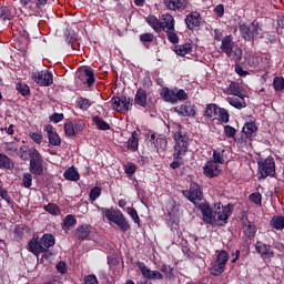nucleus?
<instances>
[{"mask_svg":"<svg viewBox=\"0 0 284 284\" xmlns=\"http://www.w3.org/2000/svg\"><path fill=\"white\" fill-rule=\"evenodd\" d=\"M173 139L175 141L173 162L170 164L172 170H179L180 165H183V156L187 154L190 148V135L183 132V126L180 124L175 125L173 131Z\"/></svg>","mask_w":284,"mask_h":284,"instance_id":"f257e3e1","label":"nucleus"},{"mask_svg":"<svg viewBox=\"0 0 284 284\" xmlns=\"http://www.w3.org/2000/svg\"><path fill=\"white\" fill-rule=\"evenodd\" d=\"M215 211L212 212L209 205H203L201 207L203 214V221L205 223H214V221H227L230 219V214H232V209L230 205L222 206L221 204L214 205Z\"/></svg>","mask_w":284,"mask_h":284,"instance_id":"f03ea898","label":"nucleus"},{"mask_svg":"<svg viewBox=\"0 0 284 284\" xmlns=\"http://www.w3.org/2000/svg\"><path fill=\"white\" fill-rule=\"evenodd\" d=\"M220 50L233 61H241V59H243V50L235 43L232 34L222 38Z\"/></svg>","mask_w":284,"mask_h":284,"instance_id":"7ed1b4c3","label":"nucleus"},{"mask_svg":"<svg viewBox=\"0 0 284 284\" xmlns=\"http://www.w3.org/2000/svg\"><path fill=\"white\" fill-rule=\"evenodd\" d=\"M55 243L54 235L52 234H44L40 241L37 239H32L28 244L29 252H32L36 256L42 254V252H48L50 247H52Z\"/></svg>","mask_w":284,"mask_h":284,"instance_id":"20e7f679","label":"nucleus"},{"mask_svg":"<svg viewBox=\"0 0 284 284\" xmlns=\"http://www.w3.org/2000/svg\"><path fill=\"white\" fill-rule=\"evenodd\" d=\"M105 219H108L111 223H114L122 230V232H129L130 230V222L125 219L123 213L119 210H110V209H103Z\"/></svg>","mask_w":284,"mask_h":284,"instance_id":"39448f33","label":"nucleus"},{"mask_svg":"<svg viewBox=\"0 0 284 284\" xmlns=\"http://www.w3.org/2000/svg\"><path fill=\"white\" fill-rule=\"evenodd\" d=\"M161 97L166 101V103H179V101H187V93L182 89H169L163 88L161 91Z\"/></svg>","mask_w":284,"mask_h":284,"instance_id":"423d86ee","label":"nucleus"},{"mask_svg":"<svg viewBox=\"0 0 284 284\" xmlns=\"http://www.w3.org/2000/svg\"><path fill=\"white\" fill-rule=\"evenodd\" d=\"M257 165L258 179H267V176H274V174H276V162H274L272 158H266L265 160L260 161Z\"/></svg>","mask_w":284,"mask_h":284,"instance_id":"0eeeda50","label":"nucleus"},{"mask_svg":"<svg viewBox=\"0 0 284 284\" xmlns=\"http://www.w3.org/2000/svg\"><path fill=\"white\" fill-rule=\"evenodd\" d=\"M227 261H230V255L225 251L220 252L217 254L216 261L211 264V274L213 276H221V274L225 272Z\"/></svg>","mask_w":284,"mask_h":284,"instance_id":"6e6552de","label":"nucleus"},{"mask_svg":"<svg viewBox=\"0 0 284 284\" xmlns=\"http://www.w3.org/2000/svg\"><path fill=\"white\" fill-rule=\"evenodd\" d=\"M239 29L241 37L245 41H252V39L261 37V27H258V22L256 21H253L250 27L246 23H242Z\"/></svg>","mask_w":284,"mask_h":284,"instance_id":"1a4fd4ad","label":"nucleus"},{"mask_svg":"<svg viewBox=\"0 0 284 284\" xmlns=\"http://www.w3.org/2000/svg\"><path fill=\"white\" fill-rule=\"evenodd\" d=\"M31 79L41 88H49V85L54 83L52 72H49L48 70L32 72Z\"/></svg>","mask_w":284,"mask_h":284,"instance_id":"9d476101","label":"nucleus"},{"mask_svg":"<svg viewBox=\"0 0 284 284\" xmlns=\"http://www.w3.org/2000/svg\"><path fill=\"white\" fill-rule=\"evenodd\" d=\"M132 99L128 97H114L111 100L112 109L115 110V112H122L125 114V112H130L132 110Z\"/></svg>","mask_w":284,"mask_h":284,"instance_id":"9b49d317","label":"nucleus"},{"mask_svg":"<svg viewBox=\"0 0 284 284\" xmlns=\"http://www.w3.org/2000/svg\"><path fill=\"white\" fill-rule=\"evenodd\" d=\"M21 6H28L32 14H41V11L48 4V0H20Z\"/></svg>","mask_w":284,"mask_h":284,"instance_id":"f8f14e48","label":"nucleus"},{"mask_svg":"<svg viewBox=\"0 0 284 284\" xmlns=\"http://www.w3.org/2000/svg\"><path fill=\"white\" fill-rule=\"evenodd\" d=\"M183 194L191 201V203L203 201V191H201V186L196 183H191L190 190L184 191Z\"/></svg>","mask_w":284,"mask_h":284,"instance_id":"ddd939ff","label":"nucleus"},{"mask_svg":"<svg viewBox=\"0 0 284 284\" xmlns=\"http://www.w3.org/2000/svg\"><path fill=\"white\" fill-rule=\"evenodd\" d=\"M221 165L216 164V162L210 160L203 166V174L207 176V179H214L221 174Z\"/></svg>","mask_w":284,"mask_h":284,"instance_id":"4468645a","label":"nucleus"},{"mask_svg":"<svg viewBox=\"0 0 284 284\" xmlns=\"http://www.w3.org/2000/svg\"><path fill=\"white\" fill-rule=\"evenodd\" d=\"M255 250L257 254H261L262 258L264 261H267L270 258H274V250H272V245L265 244L263 242H256Z\"/></svg>","mask_w":284,"mask_h":284,"instance_id":"2eb2a0df","label":"nucleus"},{"mask_svg":"<svg viewBox=\"0 0 284 284\" xmlns=\"http://www.w3.org/2000/svg\"><path fill=\"white\" fill-rule=\"evenodd\" d=\"M166 10L179 12L187 8V0H163Z\"/></svg>","mask_w":284,"mask_h":284,"instance_id":"dca6fc26","label":"nucleus"},{"mask_svg":"<svg viewBox=\"0 0 284 284\" xmlns=\"http://www.w3.org/2000/svg\"><path fill=\"white\" fill-rule=\"evenodd\" d=\"M44 132H47V136L51 145L53 146L61 145V136H59L58 132L54 131V128L51 124H47L44 126Z\"/></svg>","mask_w":284,"mask_h":284,"instance_id":"f3484780","label":"nucleus"},{"mask_svg":"<svg viewBox=\"0 0 284 284\" xmlns=\"http://www.w3.org/2000/svg\"><path fill=\"white\" fill-rule=\"evenodd\" d=\"M160 26L163 32H168V30H174V26H175L174 17H172V14L170 13H164L160 16Z\"/></svg>","mask_w":284,"mask_h":284,"instance_id":"a211bd4d","label":"nucleus"},{"mask_svg":"<svg viewBox=\"0 0 284 284\" xmlns=\"http://www.w3.org/2000/svg\"><path fill=\"white\" fill-rule=\"evenodd\" d=\"M174 111L178 112L180 116H194V114H196L194 105H192L190 102L175 106Z\"/></svg>","mask_w":284,"mask_h":284,"instance_id":"6ab92c4d","label":"nucleus"},{"mask_svg":"<svg viewBox=\"0 0 284 284\" xmlns=\"http://www.w3.org/2000/svg\"><path fill=\"white\" fill-rule=\"evenodd\" d=\"M185 23L189 30H194V28H199L201 26V14L196 11L189 13L185 18Z\"/></svg>","mask_w":284,"mask_h":284,"instance_id":"aec40b11","label":"nucleus"},{"mask_svg":"<svg viewBox=\"0 0 284 284\" xmlns=\"http://www.w3.org/2000/svg\"><path fill=\"white\" fill-rule=\"evenodd\" d=\"M227 103L232 105V108H235L236 110H243L244 108H247V103L245 102V95H233L226 98Z\"/></svg>","mask_w":284,"mask_h":284,"instance_id":"412c9836","label":"nucleus"},{"mask_svg":"<svg viewBox=\"0 0 284 284\" xmlns=\"http://www.w3.org/2000/svg\"><path fill=\"white\" fill-rule=\"evenodd\" d=\"M135 105H140V108L148 106V92L143 89H138L134 98Z\"/></svg>","mask_w":284,"mask_h":284,"instance_id":"4be33fe9","label":"nucleus"},{"mask_svg":"<svg viewBox=\"0 0 284 284\" xmlns=\"http://www.w3.org/2000/svg\"><path fill=\"white\" fill-rule=\"evenodd\" d=\"M243 134L246 139H252V136H256V132H258V126L254 122H246L242 129Z\"/></svg>","mask_w":284,"mask_h":284,"instance_id":"5701e85b","label":"nucleus"},{"mask_svg":"<svg viewBox=\"0 0 284 284\" xmlns=\"http://www.w3.org/2000/svg\"><path fill=\"white\" fill-rule=\"evenodd\" d=\"M79 79L82 83L90 88L94 83V72L92 69H85L82 73H80Z\"/></svg>","mask_w":284,"mask_h":284,"instance_id":"b1692460","label":"nucleus"},{"mask_svg":"<svg viewBox=\"0 0 284 284\" xmlns=\"http://www.w3.org/2000/svg\"><path fill=\"white\" fill-rule=\"evenodd\" d=\"M88 236H90V225L84 224L77 227L75 239H78L79 241H85Z\"/></svg>","mask_w":284,"mask_h":284,"instance_id":"393cba45","label":"nucleus"},{"mask_svg":"<svg viewBox=\"0 0 284 284\" xmlns=\"http://www.w3.org/2000/svg\"><path fill=\"white\" fill-rule=\"evenodd\" d=\"M271 227L273 230H277V232H283L284 230V216L283 215H275L270 221Z\"/></svg>","mask_w":284,"mask_h":284,"instance_id":"a878e982","label":"nucleus"},{"mask_svg":"<svg viewBox=\"0 0 284 284\" xmlns=\"http://www.w3.org/2000/svg\"><path fill=\"white\" fill-rule=\"evenodd\" d=\"M226 94H231L232 97H241L243 95V89L239 82H231L226 88Z\"/></svg>","mask_w":284,"mask_h":284,"instance_id":"bb28decb","label":"nucleus"},{"mask_svg":"<svg viewBox=\"0 0 284 284\" xmlns=\"http://www.w3.org/2000/svg\"><path fill=\"white\" fill-rule=\"evenodd\" d=\"M146 23L154 30V32H161V18L156 16H149L145 18Z\"/></svg>","mask_w":284,"mask_h":284,"instance_id":"cd10ccee","label":"nucleus"},{"mask_svg":"<svg viewBox=\"0 0 284 284\" xmlns=\"http://www.w3.org/2000/svg\"><path fill=\"white\" fill-rule=\"evenodd\" d=\"M3 150L9 156H17L19 152V143L17 142H6Z\"/></svg>","mask_w":284,"mask_h":284,"instance_id":"c85d7f7f","label":"nucleus"},{"mask_svg":"<svg viewBox=\"0 0 284 284\" xmlns=\"http://www.w3.org/2000/svg\"><path fill=\"white\" fill-rule=\"evenodd\" d=\"M243 232L245 236H247V239H254V236L256 235V225H254V223L250 221L244 222Z\"/></svg>","mask_w":284,"mask_h":284,"instance_id":"c756f323","label":"nucleus"},{"mask_svg":"<svg viewBox=\"0 0 284 284\" xmlns=\"http://www.w3.org/2000/svg\"><path fill=\"white\" fill-rule=\"evenodd\" d=\"M28 154H29L30 163L43 162V155H41V153L39 152V150H37V148H30L28 150Z\"/></svg>","mask_w":284,"mask_h":284,"instance_id":"7c9ffc66","label":"nucleus"},{"mask_svg":"<svg viewBox=\"0 0 284 284\" xmlns=\"http://www.w3.org/2000/svg\"><path fill=\"white\" fill-rule=\"evenodd\" d=\"M12 168H14L12 160L8 155L0 153V170H12Z\"/></svg>","mask_w":284,"mask_h":284,"instance_id":"2f4dec72","label":"nucleus"},{"mask_svg":"<svg viewBox=\"0 0 284 284\" xmlns=\"http://www.w3.org/2000/svg\"><path fill=\"white\" fill-rule=\"evenodd\" d=\"M154 145L158 152H165V150H168V139L165 135H159L155 139Z\"/></svg>","mask_w":284,"mask_h":284,"instance_id":"473e14b6","label":"nucleus"},{"mask_svg":"<svg viewBox=\"0 0 284 284\" xmlns=\"http://www.w3.org/2000/svg\"><path fill=\"white\" fill-rule=\"evenodd\" d=\"M64 179L67 181H79L81 176L79 175V171H77V168L71 166L63 173Z\"/></svg>","mask_w":284,"mask_h":284,"instance_id":"72a5a7b5","label":"nucleus"},{"mask_svg":"<svg viewBox=\"0 0 284 284\" xmlns=\"http://www.w3.org/2000/svg\"><path fill=\"white\" fill-rule=\"evenodd\" d=\"M29 171L36 176H41L43 174V162H30Z\"/></svg>","mask_w":284,"mask_h":284,"instance_id":"f704fd0d","label":"nucleus"},{"mask_svg":"<svg viewBox=\"0 0 284 284\" xmlns=\"http://www.w3.org/2000/svg\"><path fill=\"white\" fill-rule=\"evenodd\" d=\"M128 148L129 150H132V152L139 150V133L136 131L132 132V135L128 141Z\"/></svg>","mask_w":284,"mask_h":284,"instance_id":"c9c22d12","label":"nucleus"},{"mask_svg":"<svg viewBox=\"0 0 284 284\" xmlns=\"http://www.w3.org/2000/svg\"><path fill=\"white\" fill-rule=\"evenodd\" d=\"M174 52L179 54V57H185V54H190V52H192V44L184 43L176 45Z\"/></svg>","mask_w":284,"mask_h":284,"instance_id":"e433bc0d","label":"nucleus"},{"mask_svg":"<svg viewBox=\"0 0 284 284\" xmlns=\"http://www.w3.org/2000/svg\"><path fill=\"white\" fill-rule=\"evenodd\" d=\"M93 122L95 123L99 130H110V124H108V122H105L99 115L93 116Z\"/></svg>","mask_w":284,"mask_h":284,"instance_id":"4c0bfd02","label":"nucleus"},{"mask_svg":"<svg viewBox=\"0 0 284 284\" xmlns=\"http://www.w3.org/2000/svg\"><path fill=\"white\" fill-rule=\"evenodd\" d=\"M219 110L220 108L216 106V104H207L204 111V116H209V119H212V116H216V112H219Z\"/></svg>","mask_w":284,"mask_h":284,"instance_id":"58836bf2","label":"nucleus"},{"mask_svg":"<svg viewBox=\"0 0 284 284\" xmlns=\"http://www.w3.org/2000/svg\"><path fill=\"white\" fill-rule=\"evenodd\" d=\"M64 134L70 139L77 136V132L74 131V124L72 122L64 123Z\"/></svg>","mask_w":284,"mask_h":284,"instance_id":"ea45409f","label":"nucleus"},{"mask_svg":"<svg viewBox=\"0 0 284 284\" xmlns=\"http://www.w3.org/2000/svg\"><path fill=\"white\" fill-rule=\"evenodd\" d=\"M77 108L80 110H88L92 104L90 103V100L84 98H78L75 101Z\"/></svg>","mask_w":284,"mask_h":284,"instance_id":"a19ab883","label":"nucleus"},{"mask_svg":"<svg viewBox=\"0 0 284 284\" xmlns=\"http://www.w3.org/2000/svg\"><path fill=\"white\" fill-rule=\"evenodd\" d=\"M258 63H261V58L250 54L246 58V64L250 65V68H258Z\"/></svg>","mask_w":284,"mask_h":284,"instance_id":"79ce46f5","label":"nucleus"},{"mask_svg":"<svg viewBox=\"0 0 284 284\" xmlns=\"http://www.w3.org/2000/svg\"><path fill=\"white\" fill-rule=\"evenodd\" d=\"M138 267L142 274V276H144V278H150V276L152 275V270H150L145 263L143 262H139L138 263Z\"/></svg>","mask_w":284,"mask_h":284,"instance_id":"37998d69","label":"nucleus"},{"mask_svg":"<svg viewBox=\"0 0 284 284\" xmlns=\"http://www.w3.org/2000/svg\"><path fill=\"white\" fill-rule=\"evenodd\" d=\"M273 87L276 92L284 90V79L283 77H276L273 81Z\"/></svg>","mask_w":284,"mask_h":284,"instance_id":"c03bdc74","label":"nucleus"},{"mask_svg":"<svg viewBox=\"0 0 284 284\" xmlns=\"http://www.w3.org/2000/svg\"><path fill=\"white\" fill-rule=\"evenodd\" d=\"M28 150H30V148H28L27 145L20 146L18 149L17 156H20L21 161H28L29 159Z\"/></svg>","mask_w":284,"mask_h":284,"instance_id":"a18cd8bd","label":"nucleus"},{"mask_svg":"<svg viewBox=\"0 0 284 284\" xmlns=\"http://www.w3.org/2000/svg\"><path fill=\"white\" fill-rule=\"evenodd\" d=\"M164 32L171 43H179V34H176V30L174 27L173 30H168Z\"/></svg>","mask_w":284,"mask_h":284,"instance_id":"49530a36","label":"nucleus"},{"mask_svg":"<svg viewBox=\"0 0 284 284\" xmlns=\"http://www.w3.org/2000/svg\"><path fill=\"white\" fill-rule=\"evenodd\" d=\"M251 203H254V205H262L263 203V195H261V193L258 192H255V193H252L250 196H248Z\"/></svg>","mask_w":284,"mask_h":284,"instance_id":"de8ad7c7","label":"nucleus"},{"mask_svg":"<svg viewBox=\"0 0 284 284\" xmlns=\"http://www.w3.org/2000/svg\"><path fill=\"white\" fill-rule=\"evenodd\" d=\"M0 19L3 21L12 19V13H10V9L8 7H0Z\"/></svg>","mask_w":284,"mask_h":284,"instance_id":"09e8293b","label":"nucleus"},{"mask_svg":"<svg viewBox=\"0 0 284 284\" xmlns=\"http://www.w3.org/2000/svg\"><path fill=\"white\" fill-rule=\"evenodd\" d=\"M22 185L27 189L32 187V173H24L22 175Z\"/></svg>","mask_w":284,"mask_h":284,"instance_id":"8fccbe9b","label":"nucleus"},{"mask_svg":"<svg viewBox=\"0 0 284 284\" xmlns=\"http://www.w3.org/2000/svg\"><path fill=\"white\" fill-rule=\"evenodd\" d=\"M124 172L128 174V176H133V174L136 172V164L132 162H128L124 165Z\"/></svg>","mask_w":284,"mask_h":284,"instance_id":"3c124183","label":"nucleus"},{"mask_svg":"<svg viewBox=\"0 0 284 284\" xmlns=\"http://www.w3.org/2000/svg\"><path fill=\"white\" fill-rule=\"evenodd\" d=\"M18 92H20V94H22V97H28V94H30V87H28V84L26 83H18L16 85Z\"/></svg>","mask_w":284,"mask_h":284,"instance_id":"603ef678","label":"nucleus"},{"mask_svg":"<svg viewBox=\"0 0 284 284\" xmlns=\"http://www.w3.org/2000/svg\"><path fill=\"white\" fill-rule=\"evenodd\" d=\"M217 112H219L220 121L222 123H229L230 122V113H227V110L220 108L217 110Z\"/></svg>","mask_w":284,"mask_h":284,"instance_id":"864d4df0","label":"nucleus"},{"mask_svg":"<svg viewBox=\"0 0 284 284\" xmlns=\"http://www.w3.org/2000/svg\"><path fill=\"white\" fill-rule=\"evenodd\" d=\"M89 196H90V201H92V203H94V201H97V199H99V196H101V187L94 186L93 189H91Z\"/></svg>","mask_w":284,"mask_h":284,"instance_id":"5fc2aeb1","label":"nucleus"},{"mask_svg":"<svg viewBox=\"0 0 284 284\" xmlns=\"http://www.w3.org/2000/svg\"><path fill=\"white\" fill-rule=\"evenodd\" d=\"M63 225L64 227H72L77 225V219L74 217V215H67L63 220Z\"/></svg>","mask_w":284,"mask_h":284,"instance_id":"6e6d98bb","label":"nucleus"},{"mask_svg":"<svg viewBox=\"0 0 284 284\" xmlns=\"http://www.w3.org/2000/svg\"><path fill=\"white\" fill-rule=\"evenodd\" d=\"M128 214H130L131 219H133L134 223L139 225L141 223V219L139 217V213L136 212V209L134 207H128L126 209Z\"/></svg>","mask_w":284,"mask_h":284,"instance_id":"4d7b16f0","label":"nucleus"},{"mask_svg":"<svg viewBox=\"0 0 284 284\" xmlns=\"http://www.w3.org/2000/svg\"><path fill=\"white\" fill-rule=\"evenodd\" d=\"M45 212H49V214H53L57 216L59 214V206L57 204L49 203L48 205H44Z\"/></svg>","mask_w":284,"mask_h":284,"instance_id":"13d9d810","label":"nucleus"},{"mask_svg":"<svg viewBox=\"0 0 284 284\" xmlns=\"http://www.w3.org/2000/svg\"><path fill=\"white\" fill-rule=\"evenodd\" d=\"M29 136L33 140V143H37V145H41V143H43V135L39 132H32Z\"/></svg>","mask_w":284,"mask_h":284,"instance_id":"bf43d9fd","label":"nucleus"},{"mask_svg":"<svg viewBox=\"0 0 284 284\" xmlns=\"http://www.w3.org/2000/svg\"><path fill=\"white\" fill-rule=\"evenodd\" d=\"M224 134H225V136H227V139H234V136H236V129H234L231 125H225Z\"/></svg>","mask_w":284,"mask_h":284,"instance_id":"052dcab7","label":"nucleus"},{"mask_svg":"<svg viewBox=\"0 0 284 284\" xmlns=\"http://www.w3.org/2000/svg\"><path fill=\"white\" fill-rule=\"evenodd\" d=\"M213 159H214L213 162H215L216 164L225 163V159L223 158V153L221 151H214Z\"/></svg>","mask_w":284,"mask_h":284,"instance_id":"680f3d73","label":"nucleus"},{"mask_svg":"<svg viewBox=\"0 0 284 284\" xmlns=\"http://www.w3.org/2000/svg\"><path fill=\"white\" fill-rule=\"evenodd\" d=\"M0 196H1V199H3V201H6L8 203V205H12V200H11L10 195L8 194V191L6 189H3L2 186H0Z\"/></svg>","mask_w":284,"mask_h":284,"instance_id":"e2e57ef3","label":"nucleus"},{"mask_svg":"<svg viewBox=\"0 0 284 284\" xmlns=\"http://www.w3.org/2000/svg\"><path fill=\"white\" fill-rule=\"evenodd\" d=\"M140 41L142 43H152V41H154V34L143 33V34L140 36Z\"/></svg>","mask_w":284,"mask_h":284,"instance_id":"0e129e2a","label":"nucleus"},{"mask_svg":"<svg viewBox=\"0 0 284 284\" xmlns=\"http://www.w3.org/2000/svg\"><path fill=\"white\" fill-rule=\"evenodd\" d=\"M161 272H164L168 278H172V276H174V270L170 265H163L161 267Z\"/></svg>","mask_w":284,"mask_h":284,"instance_id":"69168bd1","label":"nucleus"},{"mask_svg":"<svg viewBox=\"0 0 284 284\" xmlns=\"http://www.w3.org/2000/svg\"><path fill=\"white\" fill-rule=\"evenodd\" d=\"M214 12L217 17H223V14H225V7L223 4H217L214 8Z\"/></svg>","mask_w":284,"mask_h":284,"instance_id":"338daca9","label":"nucleus"},{"mask_svg":"<svg viewBox=\"0 0 284 284\" xmlns=\"http://www.w3.org/2000/svg\"><path fill=\"white\" fill-rule=\"evenodd\" d=\"M84 284H99V281L97 280L95 275H88L84 278Z\"/></svg>","mask_w":284,"mask_h":284,"instance_id":"774afa93","label":"nucleus"}]
</instances>
